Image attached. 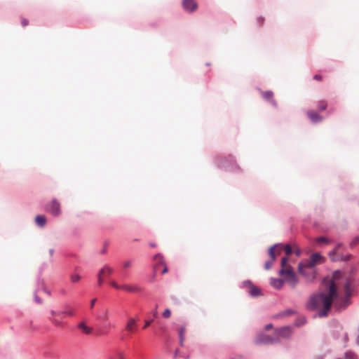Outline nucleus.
I'll use <instances>...</instances> for the list:
<instances>
[{
  "instance_id": "f257e3e1",
  "label": "nucleus",
  "mask_w": 359,
  "mask_h": 359,
  "mask_svg": "<svg viewBox=\"0 0 359 359\" xmlns=\"http://www.w3.org/2000/svg\"><path fill=\"white\" fill-rule=\"evenodd\" d=\"M341 272L336 270L332 273L331 278L329 276L323 278L322 283L327 285L328 292H320L313 294L306 304V309L313 311L317 310L322 304L323 309L319 311L318 316L326 317L331 310L334 301L339 298V294L336 282L341 278Z\"/></svg>"
},
{
  "instance_id": "f03ea898",
  "label": "nucleus",
  "mask_w": 359,
  "mask_h": 359,
  "mask_svg": "<svg viewBox=\"0 0 359 359\" xmlns=\"http://www.w3.org/2000/svg\"><path fill=\"white\" fill-rule=\"evenodd\" d=\"M215 163L219 169H224L230 172H236L240 170L239 166L236 164L233 156L229 155L228 156H217L215 158Z\"/></svg>"
},
{
  "instance_id": "7ed1b4c3",
  "label": "nucleus",
  "mask_w": 359,
  "mask_h": 359,
  "mask_svg": "<svg viewBox=\"0 0 359 359\" xmlns=\"http://www.w3.org/2000/svg\"><path fill=\"white\" fill-rule=\"evenodd\" d=\"M241 288H248V294L252 298H257L262 296L263 293L261 289L255 286L250 280H245L243 281L240 285Z\"/></svg>"
},
{
  "instance_id": "20e7f679",
  "label": "nucleus",
  "mask_w": 359,
  "mask_h": 359,
  "mask_svg": "<svg viewBox=\"0 0 359 359\" xmlns=\"http://www.w3.org/2000/svg\"><path fill=\"white\" fill-rule=\"evenodd\" d=\"M256 343L259 344L271 345L280 343V339L275 334L273 336H270L264 332H261L257 335Z\"/></svg>"
},
{
  "instance_id": "39448f33",
  "label": "nucleus",
  "mask_w": 359,
  "mask_h": 359,
  "mask_svg": "<svg viewBox=\"0 0 359 359\" xmlns=\"http://www.w3.org/2000/svg\"><path fill=\"white\" fill-rule=\"evenodd\" d=\"M298 271L300 274L305 277L308 283H312L316 278L314 270L304 269V266L300 263L298 266Z\"/></svg>"
},
{
  "instance_id": "423d86ee",
  "label": "nucleus",
  "mask_w": 359,
  "mask_h": 359,
  "mask_svg": "<svg viewBox=\"0 0 359 359\" xmlns=\"http://www.w3.org/2000/svg\"><path fill=\"white\" fill-rule=\"evenodd\" d=\"M46 210L52 215L57 217L60 215V204L56 199H53L50 203L46 205Z\"/></svg>"
},
{
  "instance_id": "0eeeda50",
  "label": "nucleus",
  "mask_w": 359,
  "mask_h": 359,
  "mask_svg": "<svg viewBox=\"0 0 359 359\" xmlns=\"http://www.w3.org/2000/svg\"><path fill=\"white\" fill-rule=\"evenodd\" d=\"M110 285L118 290H123L130 292H139L141 291V289L137 286H133L130 285H118L114 280L110 281Z\"/></svg>"
},
{
  "instance_id": "6e6552de",
  "label": "nucleus",
  "mask_w": 359,
  "mask_h": 359,
  "mask_svg": "<svg viewBox=\"0 0 359 359\" xmlns=\"http://www.w3.org/2000/svg\"><path fill=\"white\" fill-rule=\"evenodd\" d=\"M274 334L278 338L279 337H282L286 339H288L292 335V329L290 326H284L280 328H277L274 331Z\"/></svg>"
},
{
  "instance_id": "1a4fd4ad",
  "label": "nucleus",
  "mask_w": 359,
  "mask_h": 359,
  "mask_svg": "<svg viewBox=\"0 0 359 359\" xmlns=\"http://www.w3.org/2000/svg\"><path fill=\"white\" fill-rule=\"evenodd\" d=\"M182 6L184 11L193 12L197 8V4L194 0H183Z\"/></svg>"
},
{
  "instance_id": "9d476101",
  "label": "nucleus",
  "mask_w": 359,
  "mask_h": 359,
  "mask_svg": "<svg viewBox=\"0 0 359 359\" xmlns=\"http://www.w3.org/2000/svg\"><path fill=\"white\" fill-rule=\"evenodd\" d=\"M307 115L313 123H320L323 119V117L322 116L319 115L318 113L313 111H309L307 112Z\"/></svg>"
},
{
  "instance_id": "9b49d317",
  "label": "nucleus",
  "mask_w": 359,
  "mask_h": 359,
  "mask_svg": "<svg viewBox=\"0 0 359 359\" xmlns=\"http://www.w3.org/2000/svg\"><path fill=\"white\" fill-rule=\"evenodd\" d=\"M351 304V298L344 297L341 304H335L337 310L341 311L346 309Z\"/></svg>"
},
{
  "instance_id": "f8f14e48",
  "label": "nucleus",
  "mask_w": 359,
  "mask_h": 359,
  "mask_svg": "<svg viewBox=\"0 0 359 359\" xmlns=\"http://www.w3.org/2000/svg\"><path fill=\"white\" fill-rule=\"evenodd\" d=\"M270 284L273 288L280 290L284 284V280L282 278H271Z\"/></svg>"
},
{
  "instance_id": "ddd939ff",
  "label": "nucleus",
  "mask_w": 359,
  "mask_h": 359,
  "mask_svg": "<svg viewBox=\"0 0 359 359\" xmlns=\"http://www.w3.org/2000/svg\"><path fill=\"white\" fill-rule=\"evenodd\" d=\"M262 95L264 100L269 101L274 107H277V102L273 100V93L271 90H266L262 92Z\"/></svg>"
},
{
  "instance_id": "4468645a",
  "label": "nucleus",
  "mask_w": 359,
  "mask_h": 359,
  "mask_svg": "<svg viewBox=\"0 0 359 359\" xmlns=\"http://www.w3.org/2000/svg\"><path fill=\"white\" fill-rule=\"evenodd\" d=\"M344 297L351 298L352 296V290H351V282L349 279H346V283L344 287Z\"/></svg>"
},
{
  "instance_id": "2eb2a0df",
  "label": "nucleus",
  "mask_w": 359,
  "mask_h": 359,
  "mask_svg": "<svg viewBox=\"0 0 359 359\" xmlns=\"http://www.w3.org/2000/svg\"><path fill=\"white\" fill-rule=\"evenodd\" d=\"M137 326V320L135 318H130L128 319V323L126 325V330L130 332H133Z\"/></svg>"
},
{
  "instance_id": "dca6fc26",
  "label": "nucleus",
  "mask_w": 359,
  "mask_h": 359,
  "mask_svg": "<svg viewBox=\"0 0 359 359\" xmlns=\"http://www.w3.org/2000/svg\"><path fill=\"white\" fill-rule=\"evenodd\" d=\"M279 246H283V244L281 243H276L269 248L268 253L270 257V259H271L272 260H276L275 250L277 247H279Z\"/></svg>"
},
{
  "instance_id": "f3484780",
  "label": "nucleus",
  "mask_w": 359,
  "mask_h": 359,
  "mask_svg": "<svg viewBox=\"0 0 359 359\" xmlns=\"http://www.w3.org/2000/svg\"><path fill=\"white\" fill-rule=\"evenodd\" d=\"M286 280L289 282L292 288H294L298 283V279L294 272L290 276L286 277Z\"/></svg>"
},
{
  "instance_id": "a211bd4d",
  "label": "nucleus",
  "mask_w": 359,
  "mask_h": 359,
  "mask_svg": "<svg viewBox=\"0 0 359 359\" xmlns=\"http://www.w3.org/2000/svg\"><path fill=\"white\" fill-rule=\"evenodd\" d=\"M35 222L36 225L39 226V227H43L46 222V218L43 215H38L35 217Z\"/></svg>"
},
{
  "instance_id": "6ab92c4d",
  "label": "nucleus",
  "mask_w": 359,
  "mask_h": 359,
  "mask_svg": "<svg viewBox=\"0 0 359 359\" xmlns=\"http://www.w3.org/2000/svg\"><path fill=\"white\" fill-rule=\"evenodd\" d=\"M306 323V318L304 316L297 318L294 322V325L297 327H301L305 325Z\"/></svg>"
},
{
  "instance_id": "aec40b11",
  "label": "nucleus",
  "mask_w": 359,
  "mask_h": 359,
  "mask_svg": "<svg viewBox=\"0 0 359 359\" xmlns=\"http://www.w3.org/2000/svg\"><path fill=\"white\" fill-rule=\"evenodd\" d=\"M323 259V257L322 255H320V252H315V253H313L309 259H311V261H313V262L315 264H318L320 262V261Z\"/></svg>"
},
{
  "instance_id": "412c9836",
  "label": "nucleus",
  "mask_w": 359,
  "mask_h": 359,
  "mask_svg": "<svg viewBox=\"0 0 359 359\" xmlns=\"http://www.w3.org/2000/svg\"><path fill=\"white\" fill-rule=\"evenodd\" d=\"M278 273H279V275H280V276L285 275L286 277H287V276H290V275H292V273H294V271L292 270L291 266H290L287 269H284V267H282V269L279 271Z\"/></svg>"
},
{
  "instance_id": "4be33fe9",
  "label": "nucleus",
  "mask_w": 359,
  "mask_h": 359,
  "mask_svg": "<svg viewBox=\"0 0 359 359\" xmlns=\"http://www.w3.org/2000/svg\"><path fill=\"white\" fill-rule=\"evenodd\" d=\"M78 327L81 330H83V332L87 334L91 333L92 332V328L88 327L85 323L83 322H81L79 325H78Z\"/></svg>"
},
{
  "instance_id": "5701e85b",
  "label": "nucleus",
  "mask_w": 359,
  "mask_h": 359,
  "mask_svg": "<svg viewBox=\"0 0 359 359\" xmlns=\"http://www.w3.org/2000/svg\"><path fill=\"white\" fill-rule=\"evenodd\" d=\"M154 259L158 261V263H157L156 266H158V264H161V265H165V262L163 256V255L161 253L156 254L154 256Z\"/></svg>"
},
{
  "instance_id": "b1692460",
  "label": "nucleus",
  "mask_w": 359,
  "mask_h": 359,
  "mask_svg": "<svg viewBox=\"0 0 359 359\" xmlns=\"http://www.w3.org/2000/svg\"><path fill=\"white\" fill-rule=\"evenodd\" d=\"M345 359H359L358 355L352 351H347L344 354Z\"/></svg>"
},
{
  "instance_id": "393cba45",
  "label": "nucleus",
  "mask_w": 359,
  "mask_h": 359,
  "mask_svg": "<svg viewBox=\"0 0 359 359\" xmlns=\"http://www.w3.org/2000/svg\"><path fill=\"white\" fill-rule=\"evenodd\" d=\"M316 265V264H315L313 262V261L309 259L308 261H306V264L303 266H304V269L305 268L306 269L314 270L313 268L315 267Z\"/></svg>"
},
{
  "instance_id": "a878e982",
  "label": "nucleus",
  "mask_w": 359,
  "mask_h": 359,
  "mask_svg": "<svg viewBox=\"0 0 359 359\" xmlns=\"http://www.w3.org/2000/svg\"><path fill=\"white\" fill-rule=\"evenodd\" d=\"M351 257L352 256L351 254H347L345 255H340L337 256V259H339L338 261H343L344 262H348L351 259Z\"/></svg>"
},
{
  "instance_id": "bb28decb",
  "label": "nucleus",
  "mask_w": 359,
  "mask_h": 359,
  "mask_svg": "<svg viewBox=\"0 0 359 359\" xmlns=\"http://www.w3.org/2000/svg\"><path fill=\"white\" fill-rule=\"evenodd\" d=\"M337 250L336 249H333L329 252V257L332 262H338L337 256H336Z\"/></svg>"
},
{
  "instance_id": "cd10ccee",
  "label": "nucleus",
  "mask_w": 359,
  "mask_h": 359,
  "mask_svg": "<svg viewBox=\"0 0 359 359\" xmlns=\"http://www.w3.org/2000/svg\"><path fill=\"white\" fill-rule=\"evenodd\" d=\"M316 242L318 243L329 244L331 241L325 236H320L316 238Z\"/></svg>"
},
{
  "instance_id": "c85d7f7f",
  "label": "nucleus",
  "mask_w": 359,
  "mask_h": 359,
  "mask_svg": "<svg viewBox=\"0 0 359 359\" xmlns=\"http://www.w3.org/2000/svg\"><path fill=\"white\" fill-rule=\"evenodd\" d=\"M296 313V311L294 310H292L291 309H286L283 311H282L279 316H290V315H292V314H294Z\"/></svg>"
},
{
  "instance_id": "c756f323",
  "label": "nucleus",
  "mask_w": 359,
  "mask_h": 359,
  "mask_svg": "<svg viewBox=\"0 0 359 359\" xmlns=\"http://www.w3.org/2000/svg\"><path fill=\"white\" fill-rule=\"evenodd\" d=\"M49 320L52 322V323L57 326V327H62V323L61 322V320L55 318H53V317H50L49 318Z\"/></svg>"
},
{
  "instance_id": "7c9ffc66",
  "label": "nucleus",
  "mask_w": 359,
  "mask_h": 359,
  "mask_svg": "<svg viewBox=\"0 0 359 359\" xmlns=\"http://www.w3.org/2000/svg\"><path fill=\"white\" fill-rule=\"evenodd\" d=\"M327 102L325 101H319L318 102V108L320 111H324L327 108Z\"/></svg>"
},
{
  "instance_id": "2f4dec72",
  "label": "nucleus",
  "mask_w": 359,
  "mask_h": 359,
  "mask_svg": "<svg viewBox=\"0 0 359 359\" xmlns=\"http://www.w3.org/2000/svg\"><path fill=\"white\" fill-rule=\"evenodd\" d=\"M284 250H285V255L286 256H289L290 255L292 254V249L291 248V246L289 245V244H286L285 246H284Z\"/></svg>"
},
{
  "instance_id": "473e14b6",
  "label": "nucleus",
  "mask_w": 359,
  "mask_h": 359,
  "mask_svg": "<svg viewBox=\"0 0 359 359\" xmlns=\"http://www.w3.org/2000/svg\"><path fill=\"white\" fill-rule=\"evenodd\" d=\"M184 332H185V326L182 325L180 327L178 334H179V339H184Z\"/></svg>"
},
{
  "instance_id": "72a5a7b5",
  "label": "nucleus",
  "mask_w": 359,
  "mask_h": 359,
  "mask_svg": "<svg viewBox=\"0 0 359 359\" xmlns=\"http://www.w3.org/2000/svg\"><path fill=\"white\" fill-rule=\"evenodd\" d=\"M359 243V236H355L352 241H351L350 243V246L351 248H353L354 246H355L356 245H358Z\"/></svg>"
},
{
  "instance_id": "f704fd0d",
  "label": "nucleus",
  "mask_w": 359,
  "mask_h": 359,
  "mask_svg": "<svg viewBox=\"0 0 359 359\" xmlns=\"http://www.w3.org/2000/svg\"><path fill=\"white\" fill-rule=\"evenodd\" d=\"M275 260H272L271 259L267 260L264 264V269L269 270L271 268V266Z\"/></svg>"
},
{
  "instance_id": "c9c22d12",
  "label": "nucleus",
  "mask_w": 359,
  "mask_h": 359,
  "mask_svg": "<svg viewBox=\"0 0 359 359\" xmlns=\"http://www.w3.org/2000/svg\"><path fill=\"white\" fill-rule=\"evenodd\" d=\"M60 314H66L69 316H73L74 315V312L72 310L60 311Z\"/></svg>"
},
{
  "instance_id": "e433bc0d",
  "label": "nucleus",
  "mask_w": 359,
  "mask_h": 359,
  "mask_svg": "<svg viewBox=\"0 0 359 359\" xmlns=\"http://www.w3.org/2000/svg\"><path fill=\"white\" fill-rule=\"evenodd\" d=\"M132 266V261L131 260H127L123 263V269H126L128 268H130Z\"/></svg>"
},
{
  "instance_id": "4c0bfd02",
  "label": "nucleus",
  "mask_w": 359,
  "mask_h": 359,
  "mask_svg": "<svg viewBox=\"0 0 359 359\" xmlns=\"http://www.w3.org/2000/svg\"><path fill=\"white\" fill-rule=\"evenodd\" d=\"M80 279H81V276L78 274H74V275L71 276V280L73 283H76V282L79 281Z\"/></svg>"
},
{
  "instance_id": "58836bf2",
  "label": "nucleus",
  "mask_w": 359,
  "mask_h": 359,
  "mask_svg": "<svg viewBox=\"0 0 359 359\" xmlns=\"http://www.w3.org/2000/svg\"><path fill=\"white\" fill-rule=\"evenodd\" d=\"M162 315H163V316L164 318H169V317L170 316V315H171V311H170V309H166L163 311V314H162Z\"/></svg>"
},
{
  "instance_id": "ea45409f",
  "label": "nucleus",
  "mask_w": 359,
  "mask_h": 359,
  "mask_svg": "<svg viewBox=\"0 0 359 359\" xmlns=\"http://www.w3.org/2000/svg\"><path fill=\"white\" fill-rule=\"evenodd\" d=\"M288 262V257L287 256L283 257L280 262L281 267H284Z\"/></svg>"
},
{
  "instance_id": "a19ab883",
  "label": "nucleus",
  "mask_w": 359,
  "mask_h": 359,
  "mask_svg": "<svg viewBox=\"0 0 359 359\" xmlns=\"http://www.w3.org/2000/svg\"><path fill=\"white\" fill-rule=\"evenodd\" d=\"M105 271H107V276H110L113 273L114 269L113 268L105 265Z\"/></svg>"
},
{
  "instance_id": "79ce46f5",
  "label": "nucleus",
  "mask_w": 359,
  "mask_h": 359,
  "mask_svg": "<svg viewBox=\"0 0 359 359\" xmlns=\"http://www.w3.org/2000/svg\"><path fill=\"white\" fill-rule=\"evenodd\" d=\"M34 301L39 304H42V299L36 294V292L34 293Z\"/></svg>"
},
{
  "instance_id": "37998d69",
  "label": "nucleus",
  "mask_w": 359,
  "mask_h": 359,
  "mask_svg": "<svg viewBox=\"0 0 359 359\" xmlns=\"http://www.w3.org/2000/svg\"><path fill=\"white\" fill-rule=\"evenodd\" d=\"M104 283V280L102 276H97V284L101 286Z\"/></svg>"
},
{
  "instance_id": "c03bdc74",
  "label": "nucleus",
  "mask_w": 359,
  "mask_h": 359,
  "mask_svg": "<svg viewBox=\"0 0 359 359\" xmlns=\"http://www.w3.org/2000/svg\"><path fill=\"white\" fill-rule=\"evenodd\" d=\"M153 322V320H145V323H144V325L143 326V328H147V327H149L151 323Z\"/></svg>"
},
{
  "instance_id": "a18cd8bd",
  "label": "nucleus",
  "mask_w": 359,
  "mask_h": 359,
  "mask_svg": "<svg viewBox=\"0 0 359 359\" xmlns=\"http://www.w3.org/2000/svg\"><path fill=\"white\" fill-rule=\"evenodd\" d=\"M28 23H29L28 20H27L26 18L22 19L21 24H22V27H26L28 25Z\"/></svg>"
},
{
  "instance_id": "49530a36",
  "label": "nucleus",
  "mask_w": 359,
  "mask_h": 359,
  "mask_svg": "<svg viewBox=\"0 0 359 359\" xmlns=\"http://www.w3.org/2000/svg\"><path fill=\"white\" fill-rule=\"evenodd\" d=\"M47 267V264L46 263H43L41 264V266H40L39 268V272L40 273H42V271Z\"/></svg>"
},
{
  "instance_id": "de8ad7c7",
  "label": "nucleus",
  "mask_w": 359,
  "mask_h": 359,
  "mask_svg": "<svg viewBox=\"0 0 359 359\" xmlns=\"http://www.w3.org/2000/svg\"><path fill=\"white\" fill-rule=\"evenodd\" d=\"M257 23L261 25V24L264 23V18L263 17H262V16H259V17L257 18Z\"/></svg>"
},
{
  "instance_id": "09e8293b",
  "label": "nucleus",
  "mask_w": 359,
  "mask_h": 359,
  "mask_svg": "<svg viewBox=\"0 0 359 359\" xmlns=\"http://www.w3.org/2000/svg\"><path fill=\"white\" fill-rule=\"evenodd\" d=\"M273 327V324L271 323H269L267 325H265L264 327V330H269L270 329H271Z\"/></svg>"
},
{
  "instance_id": "8fccbe9b",
  "label": "nucleus",
  "mask_w": 359,
  "mask_h": 359,
  "mask_svg": "<svg viewBox=\"0 0 359 359\" xmlns=\"http://www.w3.org/2000/svg\"><path fill=\"white\" fill-rule=\"evenodd\" d=\"M96 301H97V299H96V298H94V299H93L90 301V308H91V309H93V308L94 307V306H95V304Z\"/></svg>"
},
{
  "instance_id": "3c124183",
  "label": "nucleus",
  "mask_w": 359,
  "mask_h": 359,
  "mask_svg": "<svg viewBox=\"0 0 359 359\" xmlns=\"http://www.w3.org/2000/svg\"><path fill=\"white\" fill-rule=\"evenodd\" d=\"M104 271H105V266L99 271L97 276H102Z\"/></svg>"
},
{
  "instance_id": "603ef678",
  "label": "nucleus",
  "mask_w": 359,
  "mask_h": 359,
  "mask_svg": "<svg viewBox=\"0 0 359 359\" xmlns=\"http://www.w3.org/2000/svg\"><path fill=\"white\" fill-rule=\"evenodd\" d=\"M313 79L315 80H318V81H320L322 79V76L320 75V74H316L314 76H313Z\"/></svg>"
},
{
  "instance_id": "864d4df0",
  "label": "nucleus",
  "mask_w": 359,
  "mask_h": 359,
  "mask_svg": "<svg viewBox=\"0 0 359 359\" xmlns=\"http://www.w3.org/2000/svg\"><path fill=\"white\" fill-rule=\"evenodd\" d=\"M51 317H53L55 315H60V311H55L54 310L50 311Z\"/></svg>"
},
{
  "instance_id": "5fc2aeb1",
  "label": "nucleus",
  "mask_w": 359,
  "mask_h": 359,
  "mask_svg": "<svg viewBox=\"0 0 359 359\" xmlns=\"http://www.w3.org/2000/svg\"><path fill=\"white\" fill-rule=\"evenodd\" d=\"M301 253H302V252L299 248H297L294 252L295 255L297 257L300 256Z\"/></svg>"
},
{
  "instance_id": "6e6d98bb",
  "label": "nucleus",
  "mask_w": 359,
  "mask_h": 359,
  "mask_svg": "<svg viewBox=\"0 0 359 359\" xmlns=\"http://www.w3.org/2000/svg\"><path fill=\"white\" fill-rule=\"evenodd\" d=\"M164 266V268L162 271V273L164 274V273H166L168 271V266H166V264Z\"/></svg>"
},
{
  "instance_id": "4d7b16f0",
  "label": "nucleus",
  "mask_w": 359,
  "mask_h": 359,
  "mask_svg": "<svg viewBox=\"0 0 359 359\" xmlns=\"http://www.w3.org/2000/svg\"><path fill=\"white\" fill-rule=\"evenodd\" d=\"M326 354L324 353V354H321V355H317L316 357V359H324L325 357Z\"/></svg>"
},
{
  "instance_id": "13d9d810",
  "label": "nucleus",
  "mask_w": 359,
  "mask_h": 359,
  "mask_svg": "<svg viewBox=\"0 0 359 359\" xmlns=\"http://www.w3.org/2000/svg\"><path fill=\"white\" fill-rule=\"evenodd\" d=\"M341 246H342V243H338L335 245V247H334V249H336L337 250H338V249H339V248H341Z\"/></svg>"
},
{
  "instance_id": "bf43d9fd",
  "label": "nucleus",
  "mask_w": 359,
  "mask_h": 359,
  "mask_svg": "<svg viewBox=\"0 0 359 359\" xmlns=\"http://www.w3.org/2000/svg\"><path fill=\"white\" fill-rule=\"evenodd\" d=\"M54 252H55V250H54L53 248H51V249L49 250V255H50V256H53Z\"/></svg>"
},
{
  "instance_id": "052dcab7",
  "label": "nucleus",
  "mask_w": 359,
  "mask_h": 359,
  "mask_svg": "<svg viewBox=\"0 0 359 359\" xmlns=\"http://www.w3.org/2000/svg\"><path fill=\"white\" fill-rule=\"evenodd\" d=\"M184 339H179V344L181 346H183L184 345Z\"/></svg>"
},
{
  "instance_id": "680f3d73",
  "label": "nucleus",
  "mask_w": 359,
  "mask_h": 359,
  "mask_svg": "<svg viewBox=\"0 0 359 359\" xmlns=\"http://www.w3.org/2000/svg\"><path fill=\"white\" fill-rule=\"evenodd\" d=\"M121 276H122L123 278H127L128 274L126 272H123L122 274H121Z\"/></svg>"
},
{
  "instance_id": "e2e57ef3",
  "label": "nucleus",
  "mask_w": 359,
  "mask_h": 359,
  "mask_svg": "<svg viewBox=\"0 0 359 359\" xmlns=\"http://www.w3.org/2000/svg\"><path fill=\"white\" fill-rule=\"evenodd\" d=\"M43 290L47 294L50 295V292L49 290H46L45 287L43 288Z\"/></svg>"
},
{
  "instance_id": "0e129e2a",
  "label": "nucleus",
  "mask_w": 359,
  "mask_h": 359,
  "mask_svg": "<svg viewBox=\"0 0 359 359\" xmlns=\"http://www.w3.org/2000/svg\"><path fill=\"white\" fill-rule=\"evenodd\" d=\"M149 245H150L151 248H156V243H149Z\"/></svg>"
},
{
  "instance_id": "69168bd1",
  "label": "nucleus",
  "mask_w": 359,
  "mask_h": 359,
  "mask_svg": "<svg viewBox=\"0 0 359 359\" xmlns=\"http://www.w3.org/2000/svg\"><path fill=\"white\" fill-rule=\"evenodd\" d=\"M106 252H107V250H106L105 248L102 249V250L100 251L101 254H105V253H106Z\"/></svg>"
},
{
  "instance_id": "338daca9",
  "label": "nucleus",
  "mask_w": 359,
  "mask_h": 359,
  "mask_svg": "<svg viewBox=\"0 0 359 359\" xmlns=\"http://www.w3.org/2000/svg\"><path fill=\"white\" fill-rule=\"evenodd\" d=\"M356 343L358 345H359V335L358 336V337L356 339Z\"/></svg>"
},
{
  "instance_id": "774afa93",
  "label": "nucleus",
  "mask_w": 359,
  "mask_h": 359,
  "mask_svg": "<svg viewBox=\"0 0 359 359\" xmlns=\"http://www.w3.org/2000/svg\"><path fill=\"white\" fill-rule=\"evenodd\" d=\"M189 355H187L184 359H189Z\"/></svg>"
}]
</instances>
